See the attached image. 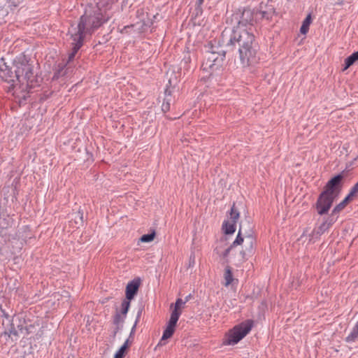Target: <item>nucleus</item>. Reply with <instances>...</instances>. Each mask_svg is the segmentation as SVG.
Here are the masks:
<instances>
[{
  "label": "nucleus",
  "instance_id": "32",
  "mask_svg": "<svg viewBox=\"0 0 358 358\" xmlns=\"http://www.w3.org/2000/svg\"><path fill=\"white\" fill-rule=\"evenodd\" d=\"M6 3L8 4V6L10 8L11 10L17 6V3L15 0H7Z\"/></svg>",
  "mask_w": 358,
  "mask_h": 358
},
{
  "label": "nucleus",
  "instance_id": "17",
  "mask_svg": "<svg viewBox=\"0 0 358 358\" xmlns=\"http://www.w3.org/2000/svg\"><path fill=\"white\" fill-rule=\"evenodd\" d=\"M311 23V15L308 14L302 22L300 28V32L302 34H306L309 30V26Z\"/></svg>",
  "mask_w": 358,
  "mask_h": 358
},
{
  "label": "nucleus",
  "instance_id": "20",
  "mask_svg": "<svg viewBox=\"0 0 358 358\" xmlns=\"http://www.w3.org/2000/svg\"><path fill=\"white\" fill-rule=\"evenodd\" d=\"M130 306V300L124 299L121 304V311L120 314L126 317V315L129 310Z\"/></svg>",
  "mask_w": 358,
  "mask_h": 358
},
{
  "label": "nucleus",
  "instance_id": "31",
  "mask_svg": "<svg viewBox=\"0 0 358 358\" xmlns=\"http://www.w3.org/2000/svg\"><path fill=\"white\" fill-rule=\"evenodd\" d=\"M141 310H139V311L138 312V314H137V317H136V322H135V323H134V326H133V327H132V328H131V333H130V336H131V335L134 333L135 329H136V324H137V322H138V320H139V318H140V317H141Z\"/></svg>",
  "mask_w": 358,
  "mask_h": 358
},
{
  "label": "nucleus",
  "instance_id": "24",
  "mask_svg": "<svg viewBox=\"0 0 358 358\" xmlns=\"http://www.w3.org/2000/svg\"><path fill=\"white\" fill-rule=\"evenodd\" d=\"M256 11V18L257 20L263 18H266L268 20L271 17V15L268 11H259L257 10H255Z\"/></svg>",
  "mask_w": 358,
  "mask_h": 358
},
{
  "label": "nucleus",
  "instance_id": "26",
  "mask_svg": "<svg viewBox=\"0 0 358 358\" xmlns=\"http://www.w3.org/2000/svg\"><path fill=\"white\" fill-rule=\"evenodd\" d=\"M203 1L204 0H196L195 3V10L196 15L201 14L202 13L201 5L203 4Z\"/></svg>",
  "mask_w": 358,
  "mask_h": 358
},
{
  "label": "nucleus",
  "instance_id": "27",
  "mask_svg": "<svg viewBox=\"0 0 358 358\" xmlns=\"http://www.w3.org/2000/svg\"><path fill=\"white\" fill-rule=\"evenodd\" d=\"M186 303V301H184L182 299H178L176 301V303H175V308H174V310L173 311H177V312H180L179 310V309L182 307V306L185 305Z\"/></svg>",
  "mask_w": 358,
  "mask_h": 358
},
{
  "label": "nucleus",
  "instance_id": "25",
  "mask_svg": "<svg viewBox=\"0 0 358 358\" xmlns=\"http://www.w3.org/2000/svg\"><path fill=\"white\" fill-rule=\"evenodd\" d=\"M155 236V232L148 234H144L141 236V241L143 242V243H149L154 239Z\"/></svg>",
  "mask_w": 358,
  "mask_h": 358
},
{
  "label": "nucleus",
  "instance_id": "21",
  "mask_svg": "<svg viewBox=\"0 0 358 358\" xmlns=\"http://www.w3.org/2000/svg\"><path fill=\"white\" fill-rule=\"evenodd\" d=\"M173 333L171 331L164 329L163 332V335L162 336V338L160 339L159 342L157 344V346H162L165 345V341L169 338H171L173 336Z\"/></svg>",
  "mask_w": 358,
  "mask_h": 358
},
{
  "label": "nucleus",
  "instance_id": "37",
  "mask_svg": "<svg viewBox=\"0 0 358 358\" xmlns=\"http://www.w3.org/2000/svg\"><path fill=\"white\" fill-rule=\"evenodd\" d=\"M192 258L193 259V260L194 259V256L193 257L190 256V259H192Z\"/></svg>",
  "mask_w": 358,
  "mask_h": 358
},
{
  "label": "nucleus",
  "instance_id": "18",
  "mask_svg": "<svg viewBox=\"0 0 358 358\" xmlns=\"http://www.w3.org/2000/svg\"><path fill=\"white\" fill-rule=\"evenodd\" d=\"M125 317H126L125 316L122 315L119 312H117L116 314L115 315L114 318H113V323L115 325H117V327H116V329H115V330L114 331V336L119 331V329L120 328L119 325L124 322V320Z\"/></svg>",
  "mask_w": 358,
  "mask_h": 358
},
{
  "label": "nucleus",
  "instance_id": "12",
  "mask_svg": "<svg viewBox=\"0 0 358 358\" xmlns=\"http://www.w3.org/2000/svg\"><path fill=\"white\" fill-rule=\"evenodd\" d=\"M334 222V220L333 218H329L323 222L321 225L318 227L317 229V234L321 235L324 234L326 231H327L329 227L333 224Z\"/></svg>",
  "mask_w": 358,
  "mask_h": 358
},
{
  "label": "nucleus",
  "instance_id": "30",
  "mask_svg": "<svg viewBox=\"0 0 358 358\" xmlns=\"http://www.w3.org/2000/svg\"><path fill=\"white\" fill-rule=\"evenodd\" d=\"M170 109V100L168 99H165L164 101L162 103V110L163 112L166 113L169 111Z\"/></svg>",
  "mask_w": 358,
  "mask_h": 358
},
{
  "label": "nucleus",
  "instance_id": "10",
  "mask_svg": "<svg viewBox=\"0 0 358 358\" xmlns=\"http://www.w3.org/2000/svg\"><path fill=\"white\" fill-rule=\"evenodd\" d=\"M255 238L254 236H248L244 239V249L241 252L242 259H245L247 256L250 255L254 250Z\"/></svg>",
  "mask_w": 358,
  "mask_h": 358
},
{
  "label": "nucleus",
  "instance_id": "15",
  "mask_svg": "<svg viewBox=\"0 0 358 358\" xmlns=\"http://www.w3.org/2000/svg\"><path fill=\"white\" fill-rule=\"evenodd\" d=\"M352 199V198L349 194H348L345 196V198L341 203H339L338 205H336L334 207V208L332 210V214L338 213L341 210H342L345 207V206L348 204V201L350 200H351Z\"/></svg>",
  "mask_w": 358,
  "mask_h": 358
},
{
  "label": "nucleus",
  "instance_id": "13",
  "mask_svg": "<svg viewBox=\"0 0 358 358\" xmlns=\"http://www.w3.org/2000/svg\"><path fill=\"white\" fill-rule=\"evenodd\" d=\"M358 60V50L357 52H353L351 55L345 59V66L343 68V71L348 69L350 66L355 64L356 61Z\"/></svg>",
  "mask_w": 358,
  "mask_h": 358
},
{
  "label": "nucleus",
  "instance_id": "34",
  "mask_svg": "<svg viewBox=\"0 0 358 358\" xmlns=\"http://www.w3.org/2000/svg\"><path fill=\"white\" fill-rule=\"evenodd\" d=\"M128 345H129V340H127L122 346H125L126 349H127L128 347Z\"/></svg>",
  "mask_w": 358,
  "mask_h": 358
},
{
  "label": "nucleus",
  "instance_id": "1",
  "mask_svg": "<svg viewBox=\"0 0 358 358\" xmlns=\"http://www.w3.org/2000/svg\"><path fill=\"white\" fill-rule=\"evenodd\" d=\"M0 78L10 83L8 91L20 99L25 100L31 88L38 86L41 79L34 71V65L24 55L13 61L12 66L3 63L0 65Z\"/></svg>",
  "mask_w": 358,
  "mask_h": 358
},
{
  "label": "nucleus",
  "instance_id": "28",
  "mask_svg": "<svg viewBox=\"0 0 358 358\" xmlns=\"http://www.w3.org/2000/svg\"><path fill=\"white\" fill-rule=\"evenodd\" d=\"M126 350L125 346H121L120 348L115 354L114 358H123L124 352Z\"/></svg>",
  "mask_w": 358,
  "mask_h": 358
},
{
  "label": "nucleus",
  "instance_id": "2",
  "mask_svg": "<svg viewBox=\"0 0 358 358\" xmlns=\"http://www.w3.org/2000/svg\"><path fill=\"white\" fill-rule=\"evenodd\" d=\"M107 20L108 19L103 18L102 14L97 7L89 6L85 8L79 22L77 24H72L68 31L67 35L71 40V45L72 47V51L69 56V61L74 58L79 49L83 46L85 35L91 34Z\"/></svg>",
  "mask_w": 358,
  "mask_h": 358
},
{
  "label": "nucleus",
  "instance_id": "11",
  "mask_svg": "<svg viewBox=\"0 0 358 358\" xmlns=\"http://www.w3.org/2000/svg\"><path fill=\"white\" fill-rule=\"evenodd\" d=\"M180 314H181V312H177L176 310L172 311L169 321L168 322L165 329H166L173 334L175 331L176 325L177 322L180 317Z\"/></svg>",
  "mask_w": 358,
  "mask_h": 358
},
{
  "label": "nucleus",
  "instance_id": "14",
  "mask_svg": "<svg viewBox=\"0 0 358 358\" xmlns=\"http://www.w3.org/2000/svg\"><path fill=\"white\" fill-rule=\"evenodd\" d=\"M236 222H233L231 221H224L222 225L223 230L226 234H232L236 231Z\"/></svg>",
  "mask_w": 358,
  "mask_h": 358
},
{
  "label": "nucleus",
  "instance_id": "9",
  "mask_svg": "<svg viewBox=\"0 0 358 358\" xmlns=\"http://www.w3.org/2000/svg\"><path fill=\"white\" fill-rule=\"evenodd\" d=\"M141 284L140 279H134L126 287V299L131 300L136 294Z\"/></svg>",
  "mask_w": 358,
  "mask_h": 358
},
{
  "label": "nucleus",
  "instance_id": "19",
  "mask_svg": "<svg viewBox=\"0 0 358 358\" xmlns=\"http://www.w3.org/2000/svg\"><path fill=\"white\" fill-rule=\"evenodd\" d=\"M358 338V321L355 324L351 332L346 338L347 342H352Z\"/></svg>",
  "mask_w": 358,
  "mask_h": 358
},
{
  "label": "nucleus",
  "instance_id": "29",
  "mask_svg": "<svg viewBox=\"0 0 358 358\" xmlns=\"http://www.w3.org/2000/svg\"><path fill=\"white\" fill-rule=\"evenodd\" d=\"M348 194L352 198L358 195V182L350 189Z\"/></svg>",
  "mask_w": 358,
  "mask_h": 358
},
{
  "label": "nucleus",
  "instance_id": "35",
  "mask_svg": "<svg viewBox=\"0 0 358 358\" xmlns=\"http://www.w3.org/2000/svg\"><path fill=\"white\" fill-rule=\"evenodd\" d=\"M191 298V294L185 297V300L184 301H186V303L189 301V299Z\"/></svg>",
  "mask_w": 358,
  "mask_h": 358
},
{
  "label": "nucleus",
  "instance_id": "38",
  "mask_svg": "<svg viewBox=\"0 0 358 358\" xmlns=\"http://www.w3.org/2000/svg\"><path fill=\"white\" fill-rule=\"evenodd\" d=\"M225 240L221 241V243H224Z\"/></svg>",
  "mask_w": 358,
  "mask_h": 358
},
{
  "label": "nucleus",
  "instance_id": "22",
  "mask_svg": "<svg viewBox=\"0 0 358 358\" xmlns=\"http://www.w3.org/2000/svg\"><path fill=\"white\" fill-rule=\"evenodd\" d=\"M240 213L238 210L236 209L235 205L234 204L230 211V220L233 222H236L239 218Z\"/></svg>",
  "mask_w": 358,
  "mask_h": 358
},
{
  "label": "nucleus",
  "instance_id": "6",
  "mask_svg": "<svg viewBox=\"0 0 358 358\" xmlns=\"http://www.w3.org/2000/svg\"><path fill=\"white\" fill-rule=\"evenodd\" d=\"M252 327L253 321L251 320H247L236 325L227 334L224 343L229 345L238 343L251 331Z\"/></svg>",
  "mask_w": 358,
  "mask_h": 358
},
{
  "label": "nucleus",
  "instance_id": "16",
  "mask_svg": "<svg viewBox=\"0 0 358 358\" xmlns=\"http://www.w3.org/2000/svg\"><path fill=\"white\" fill-rule=\"evenodd\" d=\"M224 285L226 287H228L234 281L232 272H231L230 267H229V266L226 267V268H225L224 273Z\"/></svg>",
  "mask_w": 358,
  "mask_h": 358
},
{
  "label": "nucleus",
  "instance_id": "5",
  "mask_svg": "<svg viewBox=\"0 0 358 358\" xmlns=\"http://www.w3.org/2000/svg\"><path fill=\"white\" fill-rule=\"evenodd\" d=\"M205 59L202 64V67L205 71H215L219 70L223 65L227 52L229 49L226 46V50L220 44V41H213L208 42L204 47Z\"/></svg>",
  "mask_w": 358,
  "mask_h": 358
},
{
  "label": "nucleus",
  "instance_id": "23",
  "mask_svg": "<svg viewBox=\"0 0 358 358\" xmlns=\"http://www.w3.org/2000/svg\"><path fill=\"white\" fill-rule=\"evenodd\" d=\"M235 245H231L229 247H228L227 249H225L223 252H221L220 251V247L219 246H217L215 248V252L219 255L220 256L222 257L223 258H226L228 255L229 254V252L231 249L232 247H234Z\"/></svg>",
  "mask_w": 358,
  "mask_h": 358
},
{
  "label": "nucleus",
  "instance_id": "7",
  "mask_svg": "<svg viewBox=\"0 0 358 358\" xmlns=\"http://www.w3.org/2000/svg\"><path fill=\"white\" fill-rule=\"evenodd\" d=\"M256 11L250 8H245L238 19V25L236 29H254L253 25L257 22Z\"/></svg>",
  "mask_w": 358,
  "mask_h": 358
},
{
  "label": "nucleus",
  "instance_id": "33",
  "mask_svg": "<svg viewBox=\"0 0 358 358\" xmlns=\"http://www.w3.org/2000/svg\"><path fill=\"white\" fill-rule=\"evenodd\" d=\"M8 334L9 337H12L13 336H17V331L14 328L11 327L8 332L7 333Z\"/></svg>",
  "mask_w": 358,
  "mask_h": 358
},
{
  "label": "nucleus",
  "instance_id": "4",
  "mask_svg": "<svg viewBox=\"0 0 358 358\" xmlns=\"http://www.w3.org/2000/svg\"><path fill=\"white\" fill-rule=\"evenodd\" d=\"M343 178L342 174H338L328 181L324 190L320 194L316 203L318 214L324 215L328 213L334 199L341 192Z\"/></svg>",
  "mask_w": 358,
  "mask_h": 358
},
{
  "label": "nucleus",
  "instance_id": "36",
  "mask_svg": "<svg viewBox=\"0 0 358 358\" xmlns=\"http://www.w3.org/2000/svg\"><path fill=\"white\" fill-rule=\"evenodd\" d=\"M192 258L193 259V260L194 259V256L193 257L190 256V259H192Z\"/></svg>",
  "mask_w": 358,
  "mask_h": 358
},
{
  "label": "nucleus",
  "instance_id": "8",
  "mask_svg": "<svg viewBox=\"0 0 358 358\" xmlns=\"http://www.w3.org/2000/svg\"><path fill=\"white\" fill-rule=\"evenodd\" d=\"M248 236H254L253 231L250 224H248V229L243 224H241L238 235L232 243V245H239L243 243L245 238Z\"/></svg>",
  "mask_w": 358,
  "mask_h": 358
},
{
  "label": "nucleus",
  "instance_id": "3",
  "mask_svg": "<svg viewBox=\"0 0 358 358\" xmlns=\"http://www.w3.org/2000/svg\"><path fill=\"white\" fill-rule=\"evenodd\" d=\"M231 51L238 48V52L243 66L249 65L255 57L258 45L252 29H234L227 41L226 45Z\"/></svg>",
  "mask_w": 358,
  "mask_h": 358
}]
</instances>
